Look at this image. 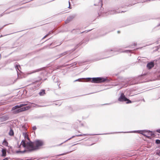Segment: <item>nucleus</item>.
Instances as JSON below:
<instances>
[{
	"mask_svg": "<svg viewBox=\"0 0 160 160\" xmlns=\"http://www.w3.org/2000/svg\"><path fill=\"white\" fill-rule=\"evenodd\" d=\"M14 133L12 129H10L9 132V134L10 136H12L13 135Z\"/></svg>",
	"mask_w": 160,
	"mask_h": 160,
	"instance_id": "nucleus-10",
	"label": "nucleus"
},
{
	"mask_svg": "<svg viewBox=\"0 0 160 160\" xmlns=\"http://www.w3.org/2000/svg\"><path fill=\"white\" fill-rule=\"evenodd\" d=\"M45 91L44 90H42L39 94L40 96H43L45 94Z\"/></svg>",
	"mask_w": 160,
	"mask_h": 160,
	"instance_id": "nucleus-9",
	"label": "nucleus"
},
{
	"mask_svg": "<svg viewBox=\"0 0 160 160\" xmlns=\"http://www.w3.org/2000/svg\"><path fill=\"white\" fill-rule=\"evenodd\" d=\"M9 159H10V158H9V157H7V158H5L4 159H3L2 160H8Z\"/></svg>",
	"mask_w": 160,
	"mask_h": 160,
	"instance_id": "nucleus-15",
	"label": "nucleus"
},
{
	"mask_svg": "<svg viewBox=\"0 0 160 160\" xmlns=\"http://www.w3.org/2000/svg\"><path fill=\"white\" fill-rule=\"evenodd\" d=\"M118 100L120 102H126L127 103H131V101L127 98L123 93H121L120 96L118 98Z\"/></svg>",
	"mask_w": 160,
	"mask_h": 160,
	"instance_id": "nucleus-3",
	"label": "nucleus"
},
{
	"mask_svg": "<svg viewBox=\"0 0 160 160\" xmlns=\"http://www.w3.org/2000/svg\"><path fill=\"white\" fill-rule=\"evenodd\" d=\"M47 35H46V36H45L44 37V38H45V37H46L47 36Z\"/></svg>",
	"mask_w": 160,
	"mask_h": 160,
	"instance_id": "nucleus-20",
	"label": "nucleus"
},
{
	"mask_svg": "<svg viewBox=\"0 0 160 160\" xmlns=\"http://www.w3.org/2000/svg\"><path fill=\"white\" fill-rule=\"evenodd\" d=\"M83 135L85 136V135H86V134H83Z\"/></svg>",
	"mask_w": 160,
	"mask_h": 160,
	"instance_id": "nucleus-23",
	"label": "nucleus"
},
{
	"mask_svg": "<svg viewBox=\"0 0 160 160\" xmlns=\"http://www.w3.org/2000/svg\"><path fill=\"white\" fill-rule=\"evenodd\" d=\"M43 144L44 142H43L41 140H37L34 142H28L26 140H22L19 148H20V150L22 148H23L24 150L23 151L20 150L17 152L24 153L27 151H32L38 149L40 147L43 145Z\"/></svg>",
	"mask_w": 160,
	"mask_h": 160,
	"instance_id": "nucleus-1",
	"label": "nucleus"
},
{
	"mask_svg": "<svg viewBox=\"0 0 160 160\" xmlns=\"http://www.w3.org/2000/svg\"><path fill=\"white\" fill-rule=\"evenodd\" d=\"M82 135H78V136H81Z\"/></svg>",
	"mask_w": 160,
	"mask_h": 160,
	"instance_id": "nucleus-24",
	"label": "nucleus"
},
{
	"mask_svg": "<svg viewBox=\"0 0 160 160\" xmlns=\"http://www.w3.org/2000/svg\"><path fill=\"white\" fill-rule=\"evenodd\" d=\"M156 153L159 156H160V149L157 150Z\"/></svg>",
	"mask_w": 160,
	"mask_h": 160,
	"instance_id": "nucleus-13",
	"label": "nucleus"
},
{
	"mask_svg": "<svg viewBox=\"0 0 160 160\" xmlns=\"http://www.w3.org/2000/svg\"><path fill=\"white\" fill-rule=\"evenodd\" d=\"M15 68H16V69L17 70V71H18H18H20L19 68H20V66L19 65H16L15 66ZM17 72H18V71H17Z\"/></svg>",
	"mask_w": 160,
	"mask_h": 160,
	"instance_id": "nucleus-11",
	"label": "nucleus"
},
{
	"mask_svg": "<svg viewBox=\"0 0 160 160\" xmlns=\"http://www.w3.org/2000/svg\"><path fill=\"white\" fill-rule=\"evenodd\" d=\"M87 79L88 80V81H89V80H90L91 79V78H87Z\"/></svg>",
	"mask_w": 160,
	"mask_h": 160,
	"instance_id": "nucleus-19",
	"label": "nucleus"
},
{
	"mask_svg": "<svg viewBox=\"0 0 160 160\" xmlns=\"http://www.w3.org/2000/svg\"><path fill=\"white\" fill-rule=\"evenodd\" d=\"M157 131L158 132H159V133H160V129H158V130H157Z\"/></svg>",
	"mask_w": 160,
	"mask_h": 160,
	"instance_id": "nucleus-16",
	"label": "nucleus"
},
{
	"mask_svg": "<svg viewBox=\"0 0 160 160\" xmlns=\"http://www.w3.org/2000/svg\"><path fill=\"white\" fill-rule=\"evenodd\" d=\"M26 105H27V104H22L16 106L12 108V111H13V113H17L21 112L28 110L31 108L36 107L37 106L34 103H32L30 104V105H29L25 106Z\"/></svg>",
	"mask_w": 160,
	"mask_h": 160,
	"instance_id": "nucleus-2",
	"label": "nucleus"
},
{
	"mask_svg": "<svg viewBox=\"0 0 160 160\" xmlns=\"http://www.w3.org/2000/svg\"><path fill=\"white\" fill-rule=\"evenodd\" d=\"M106 79L102 78H92L91 82L92 83H100L105 81Z\"/></svg>",
	"mask_w": 160,
	"mask_h": 160,
	"instance_id": "nucleus-4",
	"label": "nucleus"
},
{
	"mask_svg": "<svg viewBox=\"0 0 160 160\" xmlns=\"http://www.w3.org/2000/svg\"><path fill=\"white\" fill-rule=\"evenodd\" d=\"M25 160H32L30 159H26Z\"/></svg>",
	"mask_w": 160,
	"mask_h": 160,
	"instance_id": "nucleus-22",
	"label": "nucleus"
},
{
	"mask_svg": "<svg viewBox=\"0 0 160 160\" xmlns=\"http://www.w3.org/2000/svg\"><path fill=\"white\" fill-rule=\"evenodd\" d=\"M36 129V127H33V129L34 130H35V129Z\"/></svg>",
	"mask_w": 160,
	"mask_h": 160,
	"instance_id": "nucleus-18",
	"label": "nucleus"
},
{
	"mask_svg": "<svg viewBox=\"0 0 160 160\" xmlns=\"http://www.w3.org/2000/svg\"><path fill=\"white\" fill-rule=\"evenodd\" d=\"M2 157H5L6 156V149L5 148H2L1 150Z\"/></svg>",
	"mask_w": 160,
	"mask_h": 160,
	"instance_id": "nucleus-6",
	"label": "nucleus"
},
{
	"mask_svg": "<svg viewBox=\"0 0 160 160\" xmlns=\"http://www.w3.org/2000/svg\"><path fill=\"white\" fill-rule=\"evenodd\" d=\"M69 5H70V2L69 1ZM70 8V5H69V8Z\"/></svg>",
	"mask_w": 160,
	"mask_h": 160,
	"instance_id": "nucleus-21",
	"label": "nucleus"
},
{
	"mask_svg": "<svg viewBox=\"0 0 160 160\" xmlns=\"http://www.w3.org/2000/svg\"><path fill=\"white\" fill-rule=\"evenodd\" d=\"M23 135H24V137L25 138H27V140H23L24 141H27L28 142H30L29 141V140L28 139V138L27 136V135L26 134V133H23Z\"/></svg>",
	"mask_w": 160,
	"mask_h": 160,
	"instance_id": "nucleus-8",
	"label": "nucleus"
},
{
	"mask_svg": "<svg viewBox=\"0 0 160 160\" xmlns=\"http://www.w3.org/2000/svg\"><path fill=\"white\" fill-rule=\"evenodd\" d=\"M147 137H149L152 136V132L149 131L142 130L136 132Z\"/></svg>",
	"mask_w": 160,
	"mask_h": 160,
	"instance_id": "nucleus-5",
	"label": "nucleus"
},
{
	"mask_svg": "<svg viewBox=\"0 0 160 160\" xmlns=\"http://www.w3.org/2000/svg\"><path fill=\"white\" fill-rule=\"evenodd\" d=\"M153 66H154L153 63L152 62H150V63H148L147 64V67H148V68L150 69L152 68L153 67Z\"/></svg>",
	"mask_w": 160,
	"mask_h": 160,
	"instance_id": "nucleus-7",
	"label": "nucleus"
},
{
	"mask_svg": "<svg viewBox=\"0 0 160 160\" xmlns=\"http://www.w3.org/2000/svg\"><path fill=\"white\" fill-rule=\"evenodd\" d=\"M80 79H78L74 81V82H76V81H80Z\"/></svg>",
	"mask_w": 160,
	"mask_h": 160,
	"instance_id": "nucleus-17",
	"label": "nucleus"
},
{
	"mask_svg": "<svg viewBox=\"0 0 160 160\" xmlns=\"http://www.w3.org/2000/svg\"><path fill=\"white\" fill-rule=\"evenodd\" d=\"M2 144L3 145L5 146H8V142L5 140H4L2 143Z\"/></svg>",
	"mask_w": 160,
	"mask_h": 160,
	"instance_id": "nucleus-12",
	"label": "nucleus"
},
{
	"mask_svg": "<svg viewBox=\"0 0 160 160\" xmlns=\"http://www.w3.org/2000/svg\"><path fill=\"white\" fill-rule=\"evenodd\" d=\"M156 142L157 144H160V140L158 139H157L156 140Z\"/></svg>",
	"mask_w": 160,
	"mask_h": 160,
	"instance_id": "nucleus-14",
	"label": "nucleus"
}]
</instances>
